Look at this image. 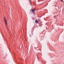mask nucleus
I'll use <instances>...</instances> for the list:
<instances>
[{
	"label": "nucleus",
	"instance_id": "nucleus-4",
	"mask_svg": "<svg viewBox=\"0 0 64 64\" xmlns=\"http://www.w3.org/2000/svg\"><path fill=\"white\" fill-rule=\"evenodd\" d=\"M30 13L32 12V8L30 10Z\"/></svg>",
	"mask_w": 64,
	"mask_h": 64
},
{
	"label": "nucleus",
	"instance_id": "nucleus-1",
	"mask_svg": "<svg viewBox=\"0 0 64 64\" xmlns=\"http://www.w3.org/2000/svg\"><path fill=\"white\" fill-rule=\"evenodd\" d=\"M4 21L5 22V24L6 25V27H7V20H6V18H5V17H4Z\"/></svg>",
	"mask_w": 64,
	"mask_h": 64
},
{
	"label": "nucleus",
	"instance_id": "nucleus-5",
	"mask_svg": "<svg viewBox=\"0 0 64 64\" xmlns=\"http://www.w3.org/2000/svg\"><path fill=\"white\" fill-rule=\"evenodd\" d=\"M30 2V3L31 4V6H32V3H31V0H29Z\"/></svg>",
	"mask_w": 64,
	"mask_h": 64
},
{
	"label": "nucleus",
	"instance_id": "nucleus-8",
	"mask_svg": "<svg viewBox=\"0 0 64 64\" xmlns=\"http://www.w3.org/2000/svg\"><path fill=\"white\" fill-rule=\"evenodd\" d=\"M33 19H34V18H33Z\"/></svg>",
	"mask_w": 64,
	"mask_h": 64
},
{
	"label": "nucleus",
	"instance_id": "nucleus-6",
	"mask_svg": "<svg viewBox=\"0 0 64 64\" xmlns=\"http://www.w3.org/2000/svg\"><path fill=\"white\" fill-rule=\"evenodd\" d=\"M32 36V34H30V37H31V36Z\"/></svg>",
	"mask_w": 64,
	"mask_h": 64
},
{
	"label": "nucleus",
	"instance_id": "nucleus-7",
	"mask_svg": "<svg viewBox=\"0 0 64 64\" xmlns=\"http://www.w3.org/2000/svg\"><path fill=\"white\" fill-rule=\"evenodd\" d=\"M61 1H62V2H63V0H60Z\"/></svg>",
	"mask_w": 64,
	"mask_h": 64
},
{
	"label": "nucleus",
	"instance_id": "nucleus-2",
	"mask_svg": "<svg viewBox=\"0 0 64 64\" xmlns=\"http://www.w3.org/2000/svg\"><path fill=\"white\" fill-rule=\"evenodd\" d=\"M35 9H32V13H33V14H34L35 13Z\"/></svg>",
	"mask_w": 64,
	"mask_h": 64
},
{
	"label": "nucleus",
	"instance_id": "nucleus-3",
	"mask_svg": "<svg viewBox=\"0 0 64 64\" xmlns=\"http://www.w3.org/2000/svg\"><path fill=\"white\" fill-rule=\"evenodd\" d=\"M35 22L36 23H39V22H38V21L37 20H35Z\"/></svg>",
	"mask_w": 64,
	"mask_h": 64
}]
</instances>
